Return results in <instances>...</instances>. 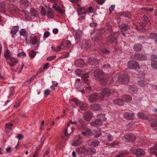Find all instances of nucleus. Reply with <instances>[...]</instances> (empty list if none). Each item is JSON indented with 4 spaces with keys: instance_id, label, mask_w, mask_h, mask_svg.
<instances>
[{
    "instance_id": "nucleus-1",
    "label": "nucleus",
    "mask_w": 157,
    "mask_h": 157,
    "mask_svg": "<svg viewBox=\"0 0 157 157\" xmlns=\"http://www.w3.org/2000/svg\"><path fill=\"white\" fill-rule=\"evenodd\" d=\"M87 74H85L83 75L82 77V80L83 82L81 83V81L80 78H77L75 81V87L77 89H84V84L85 82H86L88 77Z\"/></svg>"
},
{
    "instance_id": "nucleus-2",
    "label": "nucleus",
    "mask_w": 157,
    "mask_h": 157,
    "mask_svg": "<svg viewBox=\"0 0 157 157\" xmlns=\"http://www.w3.org/2000/svg\"><path fill=\"white\" fill-rule=\"evenodd\" d=\"M71 100L74 103L76 104L78 106L79 108L82 110H85L86 109L87 105L86 103L81 101L75 99H72Z\"/></svg>"
},
{
    "instance_id": "nucleus-3",
    "label": "nucleus",
    "mask_w": 157,
    "mask_h": 157,
    "mask_svg": "<svg viewBox=\"0 0 157 157\" xmlns=\"http://www.w3.org/2000/svg\"><path fill=\"white\" fill-rule=\"evenodd\" d=\"M101 92V96H100V100H102L104 96H109L110 94L114 92V90H111L110 89L108 88H104L102 90Z\"/></svg>"
},
{
    "instance_id": "nucleus-4",
    "label": "nucleus",
    "mask_w": 157,
    "mask_h": 157,
    "mask_svg": "<svg viewBox=\"0 0 157 157\" xmlns=\"http://www.w3.org/2000/svg\"><path fill=\"white\" fill-rule=\"evenodd\" d=\"M128 66L130 69L136 70L140 69L139 65L137 62L134 60H131L128 62Z\"/></svg>"
},
{
    "instance_id": "nucleus-5",
    "label": "nucleus",
    "mask_w": 157,
    "mask_h": 157,
    "mask_svg": "<svg viewBox=\"0 0 157 157\" xmlns=\"http://www.w3.org/2000/svg\"><path fill=\"white\" fill-rule=\"evenodd\" d=\"M136 138V136L131 134H126L122 140L125 142H132L135 141Z\"/></svg>"
},
{
    "instance_id": "nucleus-6",
    "label": "nucleus",
    "mask_w": 157,
    "mask_h": 157,
    "mask_svg": "<svg viewBox=\"0 0 157 157\" xmlns=\"http://www.w3.org/2000/svg\"><path fill=\"white\" fill-rule=\"evenodd\" d=\"M102 140L104 141L110 142L113 139V136L109 133H105L103 131Z\"/></svg>"
},
{
    "instance_id": "nucleus-7",
    "label": "nucleus",
    "mask_w": 157,
    "mask_h": 157,
    "mask_svg": "<svg viewBox=\"0 0 157 157\" xmlns=\"http://www.w3.org/2000/svg\"><path fill=\"white\" fill-rule=\"evenodd\" d=\"M72 123L71 121L68 123L67 127L64 130V133L65 136H67L71 135L73 131V126L70 125V124Z\"/></svg>"
},
{
    "instance_id": "nucleus-8",
    "label": "nucleus",
    "mask_w": 157,
    "mask_h": 157,
    "mask_svg": "<svg viewBox=\"0 0 157 157\" xmlns=\"http://www.w3.org/2000/svg\"><path fill=\"white\" fill-rule=\"evenodd\" d=\"M100 94H95L91 95L89 98V101L90 102H95L97 100H100Z\"/></svg>"
},
{
    "instance_id": "nucleus-9",
    "label": "nucleus",
    "mask_w": 157,
    "mask_h": 157,
    "mask_svg": "<svg viewBox=\"0 0 157 157\" xmlns=\"http://www.w3.org/2000/svg\"><path fill=\"white\" fill-rule=\"evenodd\" d=\"M118 80L119 82H121L123 84H127L129 82V78L128 75H124L120 76Z\"/></svg>"
},
{
    "instance_id": "nucleus-10",
    "label": "nucleus",
    "mask_w": 157,
    "mask_h": 157,
    "mask_svg": "<svg viewBox=\"0 0 157 157\" xmlns=\"http://www.w3.org/2000/svg\"><path fill=\"white\" fill-rule=\"evenodd\" d=\"M18 62V60L15 58L12 57L7 60V63L11 67L14 66Z\"/></svg>"
},
{
    "instance_id": "nucleus-11",
    "label": "nucleus",
    "mask_w": 157,
    "mask_h": 157,
    "mask_svg": "<svg viewBox=\"0 0 157 157\" xmlns=\"http://www.w3.org/2000/svg\"><path fill=\"white\" fill-rule=\"evenodd\" d=\"M132 152L137 156L142 155L145 154V151L142 149H133L132 150Z\"/></svg>"
},
{
    "instance_id": "nucleus-12",
    "label": "nucleus",
    "mask_w": 157,
    "mask_h": 157,
    "mask_svg": "<svg viewBox=\"0 0 157 157\" xmlns=\"http://www.w3.org/2000/svg\"><path fill=\"white\" fill-rule=\"evenodd\" d=\"M71 44L70 41L69 40H64L61 44V46L63 49H66L68 48Z\"/></svg>"
},
{
    "instance_id": "nucleus-13",
    "label": "nucleus",
    "mask_w": 157,
    "mask_h": 157,
    "mask_svg": "<svg viewBox=\"0 0 157 157\" xmlns=\"http://www.w3.org/2000/svg\"><path fill=\"white\" fill-rule=\"evenodd\" d=\"M103 72L99 69L96 70L94 72V75L95 77L101 79L104 75Z\"/></svg>"
},
{
    "instance_id": "nucleus-14",
    "label": "nucleus",
    "mask_w": 157,
    "mask_h": 157,
    "mask_svg": "<svg viewBox=\"0 0 157 157\" xmlns=\"http://www.w3.org/2000/svg\"><path fill=\"white\" fill-rule=\"evenodd\" d=\"M123 116L125 119L128 120H133L135 117V116L133 113L128 112L124 113Z\"/></svg>"
},
{
    "instance_id": "nucleus-15",
    "label": "nucleus",
    "mask_w": 157,
    "mask_h": 157,
    "mask_svg": "<svg viewBox=\"0 0 157 157\" xmlns=\"http://www.w3.org/2000/svg\"><path fill=\"white\" fill-rule=\"evenodd\" d=\"M93 117V114L90 112L85 113L83 116L84 119L87 121H90Z\"/></svg>"
},
{
    "instance_id": "nucleus-16",
    "label": "nucleus",
    "mask_w": 157,
    "mask_h": 157,
    "mask_svg": "<svg viewBox=\"0 0 157 157\" xmlns=\"http://www.w3.org/2000/svg\"><path fill=\"white\" fill-rule=\"evenodd\" d=\"M19 29L18 25L15 26L13 27L10 31V33L11 34V37L12 38H15V35L16 34Z\"/></svg>"
},
{
    "instance_id": "nucleus-17",
    "label": "nucleus",
    "mask_w": 157,
    "mask_h": 157,
    "mask_svg": "<svg viewBox=\"0 0 157 157\" xmlns=\"http://www.w3.org/2000/svg\"><path fill=\"white\" fill-rule=\"evenodd\" d=\"M82 138L79 136H76L74 142L72 144V145L73 146H77L80 145L82 143Z\"/></svg>"
},
{
    "instance_id": "nucleus-18",
    "label": "nucleus",
    "mask_w": 157,
    "mask_h": 157,
    "mask_svg": "<svg viewBox=\"0 0 157 157\" xmlns=\"http://www.w3.org/2000/svg\"><path fill=\"white\" fill-rule=\"evenodd\" d=\"M102 121L99 119H97L90 123V125L92 126L97 127L102 124Z\"/></svg>"
},
{
    "instance_id": "nucleus-19",
    "label": "nucleus",
    "mask_w": 157,
    "mask_h": 157,
    "mask_svg": "<svg viewBox=\"0 0 157 157\" xmlns=\"http://www.w3.org/2000/svg\"><path fill=\"white\" fill-rule=\"evenodd\" d=\"M90 108L94 111H99L101 110V106L98 104H94L91 105Z\"/></svg>"
},
{
    "instance_id": "nucleus-20",
    "label": "nucleus",
    "mask_w": 157,
    "mask_h": 157,
    "mask_svg": "<svg viewBox=\"0 0 157 157\" xmlns=\"http://www.w3.org/2000/svg\"><path fill=\"white\" fill-rule=\"evenodd\" d=\"M19 34L21 36H22L24 37V38L27 39V36L29 35L28 32H27L25 29H21L19 31Z\"/></svg>"
},
{
    "instance_id": "nucleus-21",
    "label": "nucleus",
    "mask_w": 157,
    "mask_h": 157,
    "mask_svg": "<svg viewBox=\"0 0 157 157\" xmlns=\"http://www.w3.org/2000/svg\"><path fill=\"white\" fill-rule=\"evenodd\" d=\"M77 11L78 14L79 15L83 14L85 15L87 14V10L83 7H78Z\"/></svg>"
},
{
    "instance_id": "nucleus-22",
    "label": "nucleus",
    "mask_w": 157,
    "mask_h": 157,
    "mask_svg": "<svg viewBox=\"0 0 157 157\" xmlns=\"http://www.w3.org/2000/svg\"><path fill=\"white\" fill-rule=\"evenodd\" d=\"M93 132L92 130L89 128H87L86 129L84 132H82V135L86 136H91L92 135Z\"/></svg>"
},
{
    "instance_id": "nucleus-23",
    "label": "nucleus",
    "mask_w": 157,
    "mask_h": 157,
    "mask_svg": "<svg viewBox=\"0 0 157 157\" xmlns=\"http://www.w3.org/2000/svg\"><path fill=\"white\" fill-rule=\"evenodd\" d=\"M89 63L92 65H96L98 63V61L96 59L93 57H91L88 59Z\"/></svg>"
},
{
    "instance_id": "nucleus-24",
    "label": "nucleus",
    "mask_w": 157,
    "mask_h": 157,
    "mask_svg": "<svg viewBox=\"0 0 157 157\" xmlns=\"http://www.w3.org/2000/svg\"><path fill=\"white\" fill-rule=\"evenodd\" d=\"M30 13L34 17H37L38 16V11L34 8H31L30 9Z\"/></svg>"
},
{
    "instance_id": "nucleus-25",
    "label": "nucleus",
    "mask_w": 157,
    "mask_h": 157,
    "mask_svg": "<svg viewBox=\"0 0 157 157\" xmlns=\"http://www.w3.org/2000/svg\"><path fill=\"white\" fill-rule=\"evenodd\" d=\"M87 81L86 83L85 82V84H84V88H85V90H83L82 91V93H85V92H89V91H91V87L89 86H85L86 84H88L89 83V80L87 79Z\"/></svg>"
},
{
    "instance_id": "nucleus-26",
    "label": "nucleus",
    "mask_w": 157,
    "mask_h": 157,
    "mask_svg": "<svg viewBox=\"0 0 157 157\" xmlns=\"http://www.w3.org/2000/svg\"><path fill=\"white\" fill-rule=\"evenodd\" d=\"M20 5L23 8H26L29 6V2L27 0H20Z\"/></svg>"
},
{
    "instance_id": "nucleus-27",
    "label": "nucleus",
    "mask_w": 157,
    "mask_h": 157,
    "mask_svg": "<svg viewBox=\"0 0 157 157\" xmlns=\"http://www.w3.org/2000/svg\"><path fill=\"white\" fill-rule=\"evenodd\" d=\"M135 58L137 60H143L146 59V56L145 55L142 54H136Z\"/></svg>"
},
{
    "instance_id": "nucleus-28",
    "label": "nucleus",
    "mask_w": 157,
    "mask_h": 157,
    "mask_svg": "<svg viewBox=\"0 0 157 157\" xmlns=\"http://www.w3.org/2000/svg\"><path fill=\"white\" fill-rule=\"evenodd\" d=\"M121 32L128 30L130 29L129 26L127 24H124L122 25L120 27Z\"/></svg>"
},
{
    "instance_id": "nucleus-29",
    "label": "nucleus",
    "mask_w": 157,
    "mask_h": 157,
    "mask_svg": "<svg viewBox=\"0 0 157 157\" xmlns=\"http://www.w3.org/2000/svg\"><path fill=\"white\" fill-rule=\"evenodd\" d=\"M8 6L4 4L0 5V12L2 13L5 12L7 10Z\"/></svg>"
},
{
    "instance_id": "nucleus-30",
    "label": "nucleus",
    "mask_w": 157,
    "mask_h": 157,
    "mask_svg": "<svg viewBox=\"0 0 157 157\" xmlns=\"http://www.w3.org/2000/svg\"><path fill=\"white\" fill-rule=\"evenodd\" d=\"M122 98L123 101L126 102H129L132 100V97L130 95H126L122 96Z\"/></svg>"
},
{
    "instance_id": "nucleus-31",
    "label": "nucleus",
    "mask_w": 157,
    "mask_h": 157,
    "mask_svg": "<svg viewBox=\"0 0 157 157\" xmlns=\"http://www.w3.org/2000/svg\"><path fill=\"white\" fill-rule=\"evenodd\" d=\"M146 25V24L143 21L140 22L138 24V26L137 27V29L143 32L144 29V27Z\"/></svg>"
},
{
    "instance_id": "nucleus-32",
    "label": "nucleus",
    "mask_w": 157,
    "mask_h": 157,
    "mask_svg": "<svg viewBox=\"0 0 157 157\" xmlns=\"http://www.w3.org/2000/svg\"><path fill=\"white\" fill-rule=\"evenodd\" d=\"M75 65L78 67H82L84 64L83 60L82 59H79L75 62Z\"/></svg>"
},
{
    "instance_id": "nucleus-33",
    "label": "nucleus",
    "mask_w": 157,
    "mask_h": 157,
    "mask_svg": "<svg viewBox=\"0 0 157 157\" xmlns=\"http://www.w3.org/2000/svg\"><path fill=\"white\" fill-rule=\"evenodd\" d=\"M47 15L48 17L51 18H52L53 17V12L52 10L49 7L47 10Z\"/></svg>"
},
{
    "instance_id": "nucleus-34",
    "label": "nucleus",
    "mask_w": 157,
    "mask_h": 157,
    "mask_svg": "<svg viewBox=\"0 0 157 157\" xmlns=\"http://www.w3.org/2000/svg\"><path fill=\"white\" fill-rule=\"evenodd\" d=\"M4 56L6 58L7 60L12 57L11 53L10 51L7 50L4 52Z\"/></svg>"
},
{
    "instance_id": "nucleus-35",
    "label": "nucleus",
    "mask_w": 157,
    "mask_h": 157,
    "mask_svg": "<svg viewBox=\"0 0 157 157\" xmlns=\"http://www.w3.org/2000/svg\"><path fill=\"white\" fill-rule=\"evenodd\" d=\"M113 103L116 105H122L123 104V101L120 99H116L113 100Z\"/></svg>"
},
{
    "instance_id": "nucleus-36",
    "label": "nucleus",
    "mask_w": 157,
    "mask_h": 157,
    "mask_svg": "<svg viewBox=\"0 0 157 157\" xmlns=\"http://www.w3.org/2000/svg\"><path fill=\"white\" fill-rule=\"evenodd\" d=\"M130 91L132 92L133 93H136L138 90V88L135 86H129Z\"/></svg>"
},
{
    "instance_id": "nucleus-37",
    "label": "nucleus",
    "mask_w": 157,
    "mask_h": 157,
    "mask_svg": "<svg viewBox=\"0 0 157 157\" xmlns=\"http://www.w3.org/2000/svg\"><path fill=\"white\" fill-rule=\"evenodd\" d=\"M74 36L75 39H81L82 38V34L79 33L77 32H75Z\"/></svg>"
},
{
    "instance_id": "nucleus-38",
    "label": "nucleus",
    "mask_w": 157,
    "mask_h": 157,
    "mask_svg": "<svg viewBox=\"0 0 157 157\" xmlns=\"http://www.w3.org/2000/svg\"><path fill=\"white\" fill-rule=\"evenodd\" d=\"M6 130L8 131L9 130H11L12 129V124L11 123H7L5 124Z\"/></svg>"
},
{
    "instance_id": "nucleus-39",
    "label": "nucleus",
    "mask_w": 157,
    "mask_h": 157,
    "mask_svg": "<svg viewBox=\"0 0 157 157\" xmlns=\"http://www.w3.org/2000/svg\"><path fill=\"white\" fill-rule=\"evenodd\" d=\"M39 8L41 14H42L44 16H45L46 15V11L45 8L41 6H39Z\"/></svg>"
},
{
    "instance_id": "nucleus-40",
    "label": "nucleus",
    "mask_w": 157,
    "mask_h": 157,
    "mask_svg": "<svg viewBox=\"0 0 157 157\" xmlns=\"http://www.w3.org/2000/svg\"><path fill=\"white\" fill-rule=\"evenodd\" d=\"M133 48L136 51H140L142 49V45L140 44H136L134 46Z\"/></svg>"
},
{
    "instance_id": "nucleus-41",
    "label": "nucleus",
    "mask_w": 157,
    "mask_h": 157,
    "mask_svg": "<svg viewBox=\"0 0 157 157\" xmlns=\"http://www.w3.org/2000/svg\"><path fill=\"white\" fill-rule=\"evenodd\" d=\"M149 38L152 39H157V33H151L149 35Z\"/></svg>"
},
{
    "instance_id": "nucleus-42",
    "label": "nucleus",
    "mask_w": 157,
    "mask_h": 157,
    "mask_svg": "<svg viewBox=\"0 0 157 157\" xmlns=\"http://www.w3.org/2000/svg\"><path fill=\"white\" fill-rule=\"evenodd\" d=\"M137 117L142 119H146L147 118V117L146 116H144L143 113L140 112H139L137 113Z\"/></svg>"
},
{
    "instance_id": "nucleus-43",
    "label": "nucleus",
    "mask_w": 157,
    "mask_h": 157,
    "mask_svg": "<svg viewBox=\"0 0 157 157\" xmlns=\"http://www.w3.org/2000/svg\"><path fill=\"white\" fill-rule=\"evenodd\" d=\"M119 144V142L117 141H114L109 144V145L111 146L114 147L117 146Z\"/></svg>"
},
{
    "instance_id": "nucleus-44",
    "label": "nucleus",
    "mask_w": 157,
    "mask_h": 157,
    "mask_svg": "<svg viewBox=\"0 0 157 157\" xmlns=\"http://www.w3.org/2000/svg\"><path fill=\"white\" fill-rule=\"evenodd\" d=\"M101 133L102 132L100 129H98L96 131V133L95 135L94 136V137L96 138L100 136Z\"/></svg>"
},
{
    "instance_id": "nucleus-45",
    "label": "nucleus",
    "mask_w": 157,
    "mask_h": 157,
    "mask_svg": "<svg viewBox=\"0 0 157 157\" xmlns=\"http://www.w3.org/2000/svg\"><path fill=\"white\" fill-rule=\"evenodd\" d=\"M85 147H83L79 149H77V152L78 154H81L84 152L85 151Z\"/></svg>"
},
{
    "instance_id": "nucleus-46",
    "label": "nucleus",
    "mask_w": 157,
    "mask_h": 157,
    "mask_svg": "<svg viewBox=\"0 0 157 157\" xmlns=\"http://www.w3.org/2000/svg\"><path fill=\"white\" fill-rule=\"evenodd\" d=\"M29 54L31 57L33 58L35 56L36 52L34 50H32L29 52Z\"/></svg>"
},
{
    "instance_id": "nucleus-47",
    "label": "nucleus",
    "mask_w": 157,
    "mask_h": 157,
    "mask_svg": "<svg viewBox=\"0 0 157 157\" xmlns=\"http://www.w3.org/2000/svg\"><path fill=\"white\" fill-rule=\"evenodd\" d=\"M152 127L155 128L157 127V121L156 120H154L151 123Z\"/></svg>"
},
{
    "instance_id": "nucleus-48",
    "label": "nucleus",
    "mask_w": 157,
    "mask_h": 157,
    "mask_svg": "<svg viewBox=\"0 0 157 157\" xmlns=\"http://www.w3.org/2000/svg\"><path fill=\"white\" fill-rule=\"evenodd\" d=\"M18 57L24 58L26 56V53L24 52L18 53L17 54Z\"/></svg>"
},
{
    "instance_id": "nucleus-49",
    "label": "nucleus",
    "mask_w": 157,
    "mask_h": 157,
    "mask_svg": "<svg viewBox=\"0 0 157 157\" xmlns=\"http://www.w3.org/2000/svg\"><path fill=\"white\" fill-rule=\"evenodd\" d=\"M117 35L118 34L117 33H113L110 36L109 39H116V36H117Z\"/></svg>"
},
{
    "instance_id": "nucleus-50",
    "label": "nucleus",
    "mask_w": 157,
    "mask_h": 157,
    "mask_svg": "<svg viewBox=\"0 0 157 157\" xmlns=\"http://www.w3.org/2000/svg\"><path fill=\"white\" fill-rule=\"evenodd\" d=\"M56 58V56L55 55L52 56H50L47 58V60L48 61H51L53 59H55Z\"/></svg>"
},
{
    "instance_id": "nucleus-51",
    "label": "nucleus",
    "mask_w": 157,
    "mask_h": 157,
    "mask_svg": "<svg viewBox=\"0 0 157 157\" xmlns=\"http://www.w3.org/2000/svg\"><path fill=\"white\" fill-rule=\"evenodd\" d=\"M92 144L95 146H98L99 144V142L97 140H94L92 142Z\"/></svg>"
},
{
    "instance_id": "nucleus-52",
    "label": "nucleus",
    "mask_w": 157,
    "mask_h": 157,
    "mask_svg": "<svg viewBox=\"0 0 157 157\" xmlns=\"http://www.w3.org/2000/svg\"><path fill=\"white\" fill-rule=\"evenodd\" d=\"M151 64L153 68L157 70V61L155 62H152Z\"/></svg>"
},
{
    "instance_id": "nucleus-53",
    "label": "nucleus",
    "mask_w": 157,
    "mask_h": 157,
    "mask_svg": "<svg viewBox=\"0 0 157 157\" xmlns=\"http://www.w3.org/2000/svg\"><path fill=\"white\" fill-rule=\"evenodd\" d=\"M156 59H157V55H153L151 56V59L152 62H155L154 61Z\"/></svg>"
},
{
    "instance_id": "nucleus-54",
    "label": "nucleus",
    "mask_w": 157,
    "mask_h": 157,
    "mask_svg": "<svg viewBox=\"0 0 157 157\" xmlns=\"http://www.w3.org/2000/svg\"><path fill=\"white\" fill-rule=\"evenodd\" d=\"M94 10V8L92 6L89 7L88 8V10H87V13H93Z\"/></svg>"
},
{
    "instance_id": "nucleus-55",
    "label": "nucleus",
    "mask_w": 157,
    "mask_h": 157,
    "mask_svg": "<svg viewBox=\"0 0 157 157\" xmlns=\"http://www.w3.org/2000/svg\"><path fill=\"white\" fill-rule=\"evenodd\" d=\"M143 20V21L144 23H145L146 24L148 22V18L147 16H144V17L142 18Z\"/></svg>"
},
{
    "instance_id": "nucleus-56",
    "label": "nucleus",
    "mask_w": 157,
    "mask_h": 157,
    "mask_svg": "<svg viewBox=\"0 0 157 157\" xmlns=\"http://www.w3.org/2000/svg\"><path fill=\"white\" fill-rule=\"evenodd\" d=\"M51 92L50 90L49 89L46 90H44V94L45 96H47Z\"/></svg>"
},
{
    "instance_id": "nucleus-57",
    "label": "nucleus",
    "mask_w": 157,
    "mask_h": 157,
    "mask_svg": "<svg viewBox=\"0 0 157 157\" xmlns=\"http://www.w3.org/2000/svg\"><path fill=\"white\" fill-rule=\"evenodd\" d=\"M144 10H145L147 12H150L153 11L154 10L153 8H149L148 7L144 8Z\"/></svg>"
},
{
    "instance_id": "nucleus-58",
    "label": "nucleus",
    "mask_w": 157,
    "mask_h": 157,
    "mask_svg": "<svg viewBox=\"0 0 157 157\" xmlns=\"http://www.w3.org/2000/svg\"><path fill=\"white\" fill-rule=\"evenodd\" d=\"M50 35V33L48 31L45 32L44 33V37L45 38H47Z\"/></svg>"
},
{
    "instance_id": "nucleus-59",
    "label": "nucleus",
    "mask_w": 157,
    "mask_h": 157,
    "mask_svg": "<svg viewBox=\"0 0 157 157\" xmlns=\"http://www.w3.org/2000/svg\"><path fill=\"white\" fill-rule=\"evenodd\" d=\"M115 7V5H112L109 8V10L110 12H111L113 11L114 10Z\"/></svg>"
},
{
    "instance_id": "nucleus-60",
    "label": "nucleus",
    "mask_w": 157,
    "mask_h": 157,
    "mask_svg": "<svg viewBox=\"0 0 157 157\" xmlns=\"http://www.w3.org/2000/svg\"><path fill=\"white\" fill-rule=\"evenodd\" d=\"M33 78H30L28 81L25 82V85L27 86H28L31 83V82L33 81Z\"/></svg>"
},
{
    "instance_id": "nucleus-61",
    "label": "nucleus",
    "mask_w": 157,
    "mask_h": 157,
    "mask_svg": "<svg viewBox=\"0 0 157 157\" xmlns=\"http://www.w3.org/2000/svg\"><path fill=\"white\" fill-rule=\"evenodd\" d=\"M96 1L97 3L100 5H102L105 2L104 0H96Z\"/></svg>"
},
{
    "instance_id": "nucleus-62",
    "label": "nucleus",
    "mask_w": 157,
    "mask_h": 157,
    "mask_svg": "<svg viewBox=\"0 0 157 157\" xmlns=\"http://www.w3.org/2000/svg\"><path fill=\"white\" fill-rule=\"evenodd\" d=\"M17 8L16 6H13V5H11L10 7L11 10L15 12L17 11Z\"/></svg>"
},
{
    "instance_id": "nucleus-63",
    "label": "nucleus",
    "mask_w": 157,
    "mask_h": 157,
    "mask_svg": "<svg viewBox=\"0 0 157 157\" xmlns=\"http://www.w3.org/2000/svg\"><path fill=\"white\" fill-rule=\"evenodd\" d=\"M52 7L55 10L57 11L60 7L56 4H54L52 5Z\"/></svg>"
},
{
    "instance_id": "nucleus-64",
    "label": "nucleus",
    "mask_w": 157,
    "mask_h": 157,
    "mask_svg": "<svg viewBox=\"0 0 157 157\" xmlns=\"http://www.w3.org/2000/svg\"><path fill=\"white\" fill-rule=\"evenodd\" d=\"M19 140L22 139L23 138V136L21 134H17L16 137Z\"/></svg>"
}]
</instances>
